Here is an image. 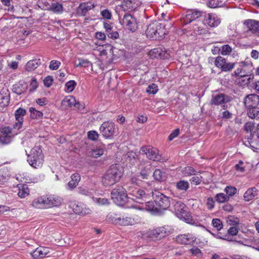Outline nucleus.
<instances>
[{
  "label": "nucleus",
  "mask_w": 259,
  "mask_h": 259,
  "mask_svg": "<svg viewBox=\"0 0 259 259\" xmlns=\"http://www.w3.org/2000/svg\"><path fill=\"white\" fill-rule=\"evenodd\" d=\"M94 8V5L92 2L82 3L80 4L77 10L78 15L83 16L90 10Z\"/></svg>",
  "instance_id": "22"
},
{
  "label": "nucleus",
  "mask_w": 259,
  "mask_h": 259,
  "mask_svg": "<svg viewBox=\"0 0 259 259\" xmlns=\"http://www.w3.org/2000/svg\"><path fill=\"white\" fill-rule=\"evenodd\" d=\"M155 201H149L146 202L145 209L149 211H155L157 209L155 205Z\"/></svg>",
  "instance_id": "56"
},
{
  "label": "nucleus",
  "mask_w": 259,
  "mask_h": 259,
  "mask_svg": "<svg viewBox=\"0 0 259 259\" xmlns=\"http://www.w3.org/2000/svg\"><path fill=\"white\" fill-rule=\"evenodd\" d=\"M153 197L155 203L160 208L166 209L168 208L171 204L169 198L159 192L153 193Z\"/></svg>",
  "instance_id": "11"
},
{
  "label": "nucleus",
  "mask_w": 259,
  "mask_h": 259,
  "mask_svg": "<svg viewBox=\"0 0 259 259\" xmlns=\"http://www.w3.org/2000/svg\"><path fill=\"white\" fill-rule=\"evenodd\" d=\"M252 66L251 64H247L245 62H241L239 67L234 71V75L242 76L252 75Z\"/></svg>",
  "instance_id": "15"
},
{
  "label": "nucleus",
  "mask_w": 259,
  "mask_h": 259,
  "mask_svg": "<svg viewBox=\"0 0 259 259\" xmlns=\"http://www.w3.org/2000/svg\"><path fill=\"white\" fill-rule=\"evenodd\" d=\"M105 151V146L101 145L99 146L94 147L90 152L91 157L94 158H98L102 156Z\"/></svg>",
  "instance_id": "25"
},
{
  "label": "nucleus",
  "mask_w": 259,
  "mask_h": 259,
  "mask_svg": "<svg viewBox=\"0 0 259 259\" xmlns=\"http://www.w3.org/2000/svg\"><path fill=\"white\" fill-rule=\"evenodd\" d=\"M10 100V92L8 88H3L0 91V105L8 106Z\"/></svg>",
  "instance_id": "19"
},
{
  "label": "nucleus",
  "mask_w": 259,
  "mask_h": 259,
  "mask_svg": "<svg viewBox=\"0 0 259 259\" xmlns=\"http://www.w3.org/2000/svg\"><path fill=\"white\" fill-rule=\"evenodd\" d=\"M253 77V75L239 76L237 81L240 85L244 86L249 83L250 80L252 79Z\"/></svg>",
  "instance_id": "36"
},
{
  "label": "nucleus",
  "mask_w": 259,
  "mask_h": 259,
  "mask_svg": "<svg viewBox=\"0 0 259 259\" xmlns=\"http://www.w3.org/2000/svg\"><path fill=\"white\" fill-rule=\"evenodd\" d=\"M174 207L176 214L178 218L187 223H189V221H190V215L186 211L185 205L181 201H177L175 203Z\"/></svg>",
  "instance_id": "10"
},
{
  "label": "nucleus",
  "mask_w": 259,
  "mask_h": 259,
  "mask_svg": "<svg viewBox=\"0 0 259 259\" xmlns=\"http://www.w3.org/2000/svg\"><path fill=\"white\" fill-rule=\"evenodd\" d=\"M123 167L118 164L112 165L102 177L101 183L105 187H111L118 183L123 174Z\"/></svg>",
  "instance_id": "1"
},
{
  "label": "nucleus",
  "mask_w": 259,
  "mask_h": 259,
  "mask_svg": "<svg viewBox=\"0 0 259 259\" xmlns=\"http://www.w3.org/2000/svg\"><path fill=\"white\" fill-rule=\"evenodd\" d=\"M140 152L146 155L147 157L155 161L163 162L161 156L159 154L158 149L151 146L143 147L140 150Z\"/></svg>",
  "instance_id": "9"
},
{
  "label": "nucleus",
  "mask_w": 259,
  "mask_h": 259,
  "mask_svg": "<svg viewBox=\"0 0 259 259\" xmlns=\"http://www.w3.org/2000/svg\"><path fill=\"white\" fill-rule=\"evenodd\" d=\"M244 25L247 31L259 36V22L252 19L245 20Z\"/></svg>",
  "instance_id": "16"
},
{
  "label": "nucleus",
  "mask_w": 259,
  "mask_h": 259,
  "mask_svg": "<svg viewBox=\"0 0 259 259\" xmlns=\"http://www.w3.org/2000/svg\"><path fill=\"white\" fill-rule=\"evenodd\" d=\"M153 177L156 181H164L166 179V175L165 172L156 169L153 173Z\"/></svg>",
  "instance_id": "34"
},
{
  "label": "nucleus",
  "mask_w": 259,
  "mask_h": 259,
  "mask_svg": "<svg viewBox=\"0 0 259 259\" xmlns=\"http://www.w3.org/2000/svg\"><path fill=\"white\" fill-rule=\"evenodd\" d=\"M47 205L49 206H57L59 205L61 202V199L58 196L50 195L46 197Z\"/></svg>",
  "instance_id": "28"
},
{
  "label": "nucleus",
  "mask_w": 259,
  "mask_h": 259,
  "mask_svg": "<svg viewBox=\"0 0 259 259\" xmlns=\"http://www.w3.org/2000/svg\"><path fill=\"white\" fill-rule=\"evenodd\" d=\"M232 48L228 45H225L222 47L221 54L223 55H227L232 52Z\"/></svg>",
  "instance_id": "62"
},
{
  "label": "nucleus",
  "mask_w": 259,
  "mask_h": 259,
  "mask_svg": "<svg viewBox=\"0 0 259 259\" xmlns=\"http://www.w3.org/2000/svg\"><path fill=\"white\" fill-rule=\"evenodd\" d=\"M202 14L201 11L197 10L188 12L187 14L184 18V21L185 23H191L200 17L202 16Z\"/></svg>",
  "instance_id": "21"
},
{
  "label": "nucleus",
  "mask_w": 259,
  "mask_h": 259,
  "mask_svg": "<svg viewBox=\"0 0 259 259\" xmlns=\"http://www.w3.org/2000/svg\"><path fill=\"white\" fill-rule=\"evenodd\" d=\"M47 205L46 197H41L35 199L32 203V205L37 208L42 207V205Z\"/></svg>",
  "instance_id": "33"
},
{
  "label": "nucleus",
  "mask_w": 259,
  "mask_h": 259,
  "mask_svg": "<svg viewBox=\"0 0 259 259\" xmlns=\"http://www.w3.org/2000/svg\"><path fill=\"white\" fill-rule=\"evenodd\" d=\"M158 86L155 83L150 84L146 89V92L149 94L154 95L158 92Z\"/></svg>",
  "instance_id": "52"
},
{
  "label": "nucleus",
  "mask_w": 259,
  "mask_h": 259,
  "mask_svg": "<svg viewBox=\"0 0 259 259\" xmlns=\"http://www.w3.org/2000/svg\"><path fill=\"white\" fill-rule=\"evenodd\" d=\"M40 64V59L30 60L27 63L25 66V69L28 72L32 71L35 70Z\"/></svg>",
  "instance_id": "31"
},
{
  "label": "nucleus",
  "mask_w": 259,
  "mask_h": 259,
  "mask_svg": "<svg viewBox=\"0 0 259 259\" xmlns=\"http://www.w3.org/2000/svg\"><path fill=\"white\" fill-rule=\"evenodd\" d=\"M50 10L55 13H60L63 11V6L59 3H53L50 6Z\"/></svg>",
  "instance_id": "46"
},
{
  "label": "nucleus",
  "mask_w": 259,
  "mask_h": 259,
  "mask_svg": "<svg viewBox=\"0 0 259 259\" xmlns=\"http://www.w3.org/2000/svg\"><path fill=\"white\" fill-rule=\"evenodd\" d=\"M88 139L92 141H96L99 137V135L96 131H91L88 132Z\"/></svg>",
  "instance_id": "57"
},
{
  "label": "nucleus",
  "mask_w": 259,
  "mask_h": 259,
  "mask_svg": "<svg viewBox=\"0 0 259 259\" xmlns=\"http://www.w3.org/2000/svg\"><path fill=\"white\" fill-rule=\"evenodd\" d=\"M215 65L220 68L222 71H229L234 68V63L227 62L225 58L221 56H218L215 59Z\"/></svg>",
  "instance_id": "14"
},
{
  "label": "nucleus",
  "mask_w": 259,
  "mask_h": 259,
  "mask_svg": "<svg viewBox=\"0 0 259 259\" xmlns=\"http://www.w3.org/2000/svg\"><path fill=\"white\" fill-rule=\"evenodd\" d=\"M97 51L98 52L99 55L100 56V60L101 61L104 63H107L109 62L110 59H107V53L103 47H99V48L97 50Z\"/></svg>",
  "instance_id": "37"
},
{
  "label": "nucleus",
  "mask_w": 259,
  "mask_h": 259,
  "mask_svg": "<svg viewBox=\"0 0 259 259\" xmlns=\"http://www.w3.org/2000/svg\"><path fill=\"white\" fill-rule=\"evenodd\" d=\"M140 220L141 218L138 215L124 214L118 218L112 219L111 222L116 225L127 226L134 225Z\"/></svg>",
  "instance_id": "4"
},
{
  "label": "nucleus",
  "mask_w": 259,
  "mask_h": 259,
  "mask_svg": "<svg viewBox=\"0 0 259 259\" xmlns=\"http://www.w3.org/2000/svg\"><path fill=\"white\" fill-rule=\"evenodd\" d=\"M235 169L238 172H244L245 171V165L243 161L240 160L239 162L235 165Z\"/></svg>",
  "instance_id": "58"
},
{
  "label": "nucleus",
  "mask_w": 259,
  "mask_h": 259,
  "mask_svg": "<svg viewBox=\"0 0 259 259\" xmlns=\"http://www.w3.org/2000/svg\"><path fill=\"white\" fill-rule=\"evenodd\" d=\"M53 78L52 76L48 75L46 77L44 80V83L46 87L49 88L50 87L53 83Z\"/></svg>",
  "instance_id": "63"
},
{
  "label": "nucleus",
  "mask_w": 259,
  "mask_h": 259,
  "mask_svg": "<svg viewBox=\"0 0 259 259\" xmlns=\"http://www.w3.org/2000/svg\"><path fill=\"white\" fill-rule=\"evenodd\" d=\"M93 200L94 202L100 205H108L109 203L108 200L105 198L93 197Z\"/></svg>",
  "instance_id": "51"
},
{
  "label": "nucleus",
  "mask_w": 259,
  "mask_h": 259,
  "mask_svg": "<svg viewBox=\"0 0 259 259\" xmlns=\"http://www.w3.org/2000/svg\"><path fill=\"white\" fill-rule=\"evenodd\" d=\"M101 15L103 19L110 20L112 17V14L108 9H105L101 12Z\"/></svg>",
  "instance_id": "60"
},
{
  "label": "nucleus",
  "mask_w": 259,
  "mask_h": 259,
  "mask_svg": "<svg viewBox=\"0 0 259 259\" xmlns=\"http://www.w3.org/2000/svg\"><path fill=\"white\" fill-rule=\"evenodd\" d=\"M102 136L106 139H112L118 134L114 123L111 121L104 122L99 128Z\"/></svg>",
  "instance_id": "6"
},
{
  "label": "nucleus",
  "mask_w": 259,
  "mask_h": 259,
  "mask_svg": "<svg viewBox=\"0 0 259 259\" xmlns=\"http://www.w3.org/2000/svg\"><path fill=\"white\" fill-rule=\"evenodd\" d=\"M161 53L162 50L160 48H155L151 51L150 55L154 58H161L162 57Z\"/></svg>",
  "instance_id": "54"
},
{
  "label": "nucleus",
  "mask_w": 259,
  "mask_h": 259,
  "mask_svg": "<svg viewBox=\"0 0 259 259\" xmlns=\"http://www.w3.org/2000/svg\"><path fill=\"white\" fill-rule=\"evenodd\" d=\"M61 65V62L57 60H52L50 62L49 68L52 70H57Z\"/></svg>",
  "instance_id": "59"
},
{
  "label": "nucleus",
  "mask_w": 259,
  "mask_h": 259,
  "mask_svg": "<svg viewBox=\"0 0 259 259\" xmlns=\"http://www.w3.org/2000/svg\"><path fill=\"white\" fill-rule=\"evenodd\" d=\"M138 5L139 3L137 0H123L122 4L123 8L127 11L135 10Z\"/></svg>",
  "instance_id": "29"
},
{
  "label": "nucleus",
  "mask_w": 259,
  "mask_h": 259,
  "mask_svg": "<svg viewBox=\"0 0 259 259\" xmlns=\"http://www.w3.org/2000/svg\"><path fill=\"white\" fill-rule=\"evenodd\" d=\"M211 224L213 227L218 231L221 230L223 228V223L219 219H212Z\"/></svg>",
  "instance_id": "53"
},
{
  "label": "nucleus",
  "mask_w": 259,
  "mask_h": 259,
  "mask_svg": "<svg viewBox=\"0 0 259 259\" xmlns=\"http://www.w3.org/2000/svg\"><path fill=\"white\" fill-rule=\"evenodd\" d=\"M256 195L255 188L248 189L244 194V198L246 201L252 200Z\"/></svg>",
  "instance_id": "35"
},
{
  "label": "nucleus",
  "mask_w": 259,
  "mask_h": 259,
  "mask_svg": "<svg viewBox=\"0 0 259 259\" xmlns=\"http://www.w3.org/2000/svg\"><path fill=\"white\" fill-rule=\"evenodd\" d=\"M255 128L254 123L253 122H247L244 125V130L247 133H250L252 135L254 133V130Z\"/></svg>",
  "instance_id": "49"
},
{
  "label": "nucleus",
  "mask_w": 259,
  "mask_h": 259,
  "mask_svg": "<svg viewBox=\"0 0 259 259\" xmlns=\"http://www.w3.org/2000/svg\"><path fill=\"white\" fill-rule=\"evenodd\" d=\"M49 252V249L42 246H39L33 251L31 254L35 258H42L46 256Z\"/></svg>",
  "instance_id": "24"
},
{
  "label": "nucleus",
  "mask_w": 259,
  "mask_h": 259,
  "mask_svg": "<svg viewBox=\"0 0 259 259\" xmlns=\"http://www.w3.org/2000/svg\"><path fill=\"white\" fill-rule=\"evenodd\" d=\"M220 23L221 19L215 14H208L205 17L204 24H207L210 27H217Z\"/></svg>",
  "instance_id": "17"
},
{
  "label": "nucleus",
  "mask_w": 259,
  "mask_h": 259,
  "mask_svg": "<svg viewBox=\"0 0 259 259\" xmlns=\"http://www.w3.org/2000/svg\"><path fill=\"white\" fill-rule=\"evenodd\" d=\"M215 199L218 203H222L228 201L229 200V197L224 193H220L215 195Z\"/></svg>",
  "instance_id": "43"
},
{
  "label": "nucleus",
  "mask_w": 259,
  "mask_h": 259,
  "mask_svg": "<svg viewBox=\"0 0 259 259\" xmlns=\"http://www.w3.org/2000/svg\"><path fill=\"white\" fill-rule=\"evenodd\" d=\"M146 34L150 39H162L165 34L164 26L161 23L154 22L148 26Z\"/></svg>",
  "instance_id": "3"
},
{
  "label": "nucleus",
  "mask_w": 259,
  "mask_h": 259,
  "mask_svg": "<svg viewBox=\"0 0 259 259\" xmlns=\"http://www.w3.org/2000/svg\"><path fill=\"white\" fill-rule=\"evenodd\" d=\"M76 66H82L84 67H87L92 65V63L87 60L84 59H79L78 63L76 64Z\"/></svg>",
  "instance_id": "61"
},
{
  "label": "nucleus",
  "mask_w": 259,
  "mask_h": 259,
  "mask_svg": "<svg viewBox=\"0 0 259 259\" xmlns=\"http://www.w3.org/2000/svg\"><path fill=\"white\" fill-rule=\"evenodd\" d=\"M71 181L68 182V187L71 188H74L78 185L80 180V177L78 174L75 173L71 176Z\"/></svg>",
  "instance_id": "32"
},
{
  "label": "nucleus",
  "mask_w": 259,
  "mask_h": 259,
  "mask_svg": "<svg viewBox=\"0 0 259 259\" xmlns=\"http://www.w3.org/2000/svg\"><path fill=\"white\" fill-rule=\"evenodd\" d=\"M194 31L199 34H202L205 33L206 29L204 28V24L201 22H198V24H195L193 28Z\"/></svg>",
  "instance_id": "40"
},
{
  "label": "nucleus",
  "mask_w": 259,
  "mask_h": 259,
  "mask_svg": "<svg viewBox=\"0 0 259 259\" xmlns=\"http://www.w3.org/2000/svg\"><path fill=\"white\" fill-rule=\"evenodd\" d=\"M126 159L127 161L131 163L132 164H134L135 161L138 158V155L133 151L128 152L126 155Z\"/></svg>",
  "instance_id": "47"
},
{
  "label": "nucleus",
  "mask_w": 259,
  "mask_h": 259,
  "mask_svg": "<svg viewBox=\"0 0 259 259\" xmlns=\"http://www.w3.org/2000/svg\"><path fill=\"white\" fill-rule=\"evenodd\" d=\"M29 110L30 112V118L32 119H38L43 116V113L41 111L36 110L33 107H30Z\"/></svg>",
  "instance_id": "38"
},
{
  "label": "nucleus",
  "mask_w": 259,
  "mask_h": 259,
  "mask_svg": "<svg viewBox=\"0 0 259 259\" xmlns=\"http://www.w3.org/2000/svg\"><path fill=\"white\" fill-rule=\"evenodd\" d=\"M111 196L114 202L117 205H123L127 201V192L121 186H117L112 191Z\"/></svg>",
  "instance_id": "5"
},
{
  "label": "nucleus",
  "mask_w": 259,
  "mask_h": 259,
  "mask_svg": "<svg viewBox=\"0 0 259 259\" xmlns=\"http://www.w3.org/2000/svg\"><path fill=\"white\" fill-rule=\"evenodd\" d=\"M182 173L185 177L191 175H195L196 174V170L191 166L185 167L182 170Z\"/></svg>",
  "instance_id": "44"
},
{
  "label": "nucleus",
  "mask_w": 259,
  "mask_h": 259,
  "mask_svg": "<svg viewBox=\"0 0 259 259\" xmlns=\"http://www.w3.org/2000/svg\"><path fill=\"white\" fill-rule=\"evenodd\" d=\"M68 208L70 209L69 212L72 211L75 214L85 216L92 213V211L90 208L87 207L85 204L81 202H76L75 201H70L68 203Z\"/></svg>",
  "instance_id": "8"
},
{
  "label": "nucleus",
  "mask_w": 259,
  "mask_h": 259,
  "mask_svg": "<svg viewBox=\"0 0 259 259\" xmlns=\"http://www.w3.org/2000/svg\"><path fill=\"white\" fill-rule=\"evenodd\" d=\"M151 166L150 164H147L145 167L141 169L140 176L143 179H147L151 172Z\"/></svg>",
  "instance_id": "39"
},
{
  "label": "nucleus",
  "mask_w": 259,
  "mask_h": 259,
  "mask_svg": "<svg viewBox=\"0 0 259 259\" xmlns=\"http://www.w3.org/2000/svg\"><path fill=\"white\" fill-rule=\"evenodd\" d=\"M230 101V98L224 94H220L215 96L211 100V103L215 105H219Z\"/></svg>",
  "instance_id": "26"
},
{
  "label": "nucleus",
  "mask_w": 259,
  "mask_h": 259,
  "mask_svg": "<svg viewBox=\"0 0 259 259\" xmlns=\"http://www.w3.org/2000/svg\"><path fill=\"white\" fill-rule=\"evenodd\" d=\"M164 227H160L149 231L145 235V238H149L150 241H156L164 237L166 234Z\"/></svg>",
  "instance_id": "13"
},
{
  "label": "nucleus",
  "mask_w": 259,
  "mask_h": 259,
  "mask_svg": "<svg viewBox=\"0 0 259 259\" xmlns=\"http://www.w3.org/2000/svg\"><path fill=\"white\" fill-rule=\"evenodd\" d=\"M27 89V85L26 83L23 82L22 83L19 82L13 85L12 90L14 93L20 95L25 92Z\"/></svg>",
  "instance_id": "30"
},
{
  "label": "nucleus",
  "mask_w": 259,
  "mask_h": 259,
  "mask_svg": "<svg viewBox=\"0 0 259 259\" xmlns=\"http://www.w3.org/2000/svg\"><path fill=\"white\" fill-rule=\"evenodd\" d=\"M248 109L247 115L250 118H255L258 114L259 111L257 107H246Z\"/></svg>",
  "instance_id": "41"
},
{
  "label": "nucleus",
  "mask_w": 259,
  "mask_h": 259,
  "mask_svg": "<svg viewBox=\"0 0 259 259\" xmlns=\"http://www.w3.org/2000/svg\"><path fill=\"white\" fill-rule=\"evenodd\" d=\"M227 223L229 225H236L239 223V220L237 218L230 215L227 219Z\"/></svg>",
  "instance_id": "55"
},
{
  "label": "nucleus",
  "mask_w": 259,
  "mask_h": 259,
  "mask_svg": "<svg viewBox=\"0 0 259 259\" xmlns=\"http://www.w3.org/2000/svg\"><path fill=\"white\" fill-rule=\"evenodd\" d=\"M66 103L67 106L73 109H77L81 111L84 108V104H80L77 102L75 98L72 96H66Z\"/></svg>",
  "instance_id": "18"
},
{
  "label": "nucleus",
  "mask_w": 259,
  "mask_h": 259,
  "mask_svg": "<svg viewBox=\"0 0 259 259\" xmlns=\"http://www.w3.org/2000/svg\"><path fill=\"white\" fill-rule=\"evenodd\" d=\"M18 188V195L21 198H24L29 195L30 190L28 185L24 184H19L17 185Z\"/></svg>",
  "instance_id": "27"
},
{
  "label": "nucleus",
  "mask_w": 259,
  "mask_h": 259,
  "mask_svg": "<svg viewBox=\"0 0 259 259\" xmlns=\"http://www.w3.org/2000/svg\"><path fill=\"white\" fill-rule=\"evenodd\" d=\"M27 161L32 167L37 168L41 167L44 162V155L41 147L39 146H35L31 149L29 154L27 153Z\"/></svg>",
  "instance_id": "2"
},
{
  "label": "nucleus",
  "mask_w": 259,
  "mask_h": 259,
  "mask_svg": "<svg viewBox=\"0 0 259 259\" xmlns=\"http://www.w3.org/2000/svg\"><path fill=\"white\" fill-rule=\"evenodd\" d=\"M224 191L229 197L233 196L236 193L237 189L235 187L229 186H227Z\"/></svg>",
  "instance_id": "50"
},
{
  "label": "nucleus",
  "mask_w": 259,
  "mask_h": 259,
  "mask_svg": "<svg viewBox=\"0 0 259 259\" xmlns=\"http://www.w3.org/2000/svg\"><path fill=\"white\" fill-rule=\"evenodd\" d=\"M176 187L180 190L186 191L189 188V184L187 181L182 180L177 183Z\"/></svg>",
  "instance_id": "42"
},
{
  "label": "nucleus",
  "mask_w": 259,
  "mask_h": 259,
  "mask_svg": "<svg viewBox=\"0 0 259 259\" xmlns=\"http://www.w3.org/2000/svg\"><path fill=\"white\" fill-rule=\"evenodd\" d=\"M122 25L132 32H135L138 28L136 19L131 14H125L120 22Z\"/></svg>",
  "instance_id": "12"
},
{
  "label": "nucleus",
  "mask_w": 259,
  "mask_h": 259,
  "mask_svg": "<svg viewBox=\"0 0 259 259\" xmlns=\"http://www.w3.org/2000/svg\"><path fill=\"white\" fill-rule=\"evenodd\" d=\"M244 104L246 107H256L259 104V96L255 94L249 95L245 98Z\"/></svg>",
  "instance_id": "20"
},
{
  "label": "nucleus",
  "mask_w": 259,
  "mask_h": 259,
  "mask_svg": "<svg viewBox=\"0 0 259 259\" xmlns=\"http://www.w3.org/2000/svg\"><path fill=\"white\" fill-rule=\"evenodd\" d=\"M176 241L178 243H193L197 242V238L191 234H182L177 237Z\"/></svg>",
  "instance_id": "23"
},
{
  "label": "nucleus",
  "mask_w": 259,
  "mask_h": 259,
  "mask_svg": "<svg viewBox=\"0 0 259 259\" xmlns=\"http://www.w3.org/2000/svg\"><path fill=\"white\" fill-rule=\"evenodd\" d=\"M127 192L133 200L140 203H143L144 201H146L150 197V195L148 194H146L144 190L134 186H128Z\"/></svg>",
  "instance_id": "7"
},
{
  "label": "nucleus",
  "mask_w": 259,
  "mask_h": 259,
  "mask_svg": "<svg viewBox=\"0 0 259 259\" xmlns=\"http://www.w3.org/2000/svg\"><path fill=\"white\" fill-rule=\"evenodd\" d=\"M77 85V83L75 81L70 80L66 82V92L71 93L75 89Z\"/></svg>",
  "instance_id": "48"
},
{
  "label": "nucleus",
  "mask_w": 259,
  "mask_h": 259,
  "mask_svg": "<svg viewBox=\"0 0 259 259\" xmlns=\"http://www.w3.org/2000/svg\"><path fill=\"white\" fill-rule=\"evenodd\" d=\"M26 110L22 108H19L15 112V116L16 120L21 119L24 120L23 116L26 115Z\"/></svg>",
  "instance_id": "45"
},
{
  "label": "nucleus",
  "mask_w": 259,
  "mask_h": 259,
  "mask_svg": "<svg viewBox=\"0 0 259 259\" xmlns=\"http://www.w3.org/2000/svg\"><path fill=\"white\" fill-rule=\"evenodd\" d=\"M30 88L29 89L30 92H33L36 90L38 87V82L36 79L34 78H33L30 82Z\"/></svg>",
  "instance_id": "64"
}]
</instances>
